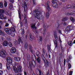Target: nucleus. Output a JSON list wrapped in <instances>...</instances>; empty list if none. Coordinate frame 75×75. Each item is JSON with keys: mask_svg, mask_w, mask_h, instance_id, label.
Wrapping results in <instances>:
<instances>
[{"mask_svg": "<svg viewBox=\"0 0 75 75\" xmlns=\"http://www.w3.org/2000/svg\"><path fill=\"white\" fill-rule=\"evenodd\" d=\"M33 14H34L35 17L37 18L38 19L41 20L43 18V16L41 15V12L36 9L33 11Z\"/></svg>", "mask_w": 75, "mask_h": 75, "instance_id": "obj_1", "label": "nucleus"}, {"mask_svg": "<svg viewBox=\"0 0 75 75\" xmlns=\"http://www.w3.org/2000/svg\"><path fill=\"white\" fill-rule=\"evenodd\" d=\"M6 52L5 50H2L0 51V56L3 58H6Z\"/></svg>", "mask_w": 75, "mask_h": 75, "instance_id": "obj_2", "label": "nucleus"}, {"mask_svg": "<svg viewBox=\"0 0 75 75\" xmlns=\"http://www.w3.org/2000/svg\"><path fill=\"white\" fill-rule=\"evenodd\" d=\"M4 30L6 33L7 34H8V35H10V34H11V33H12L11 30L7 28H4Z\"/></svg>", "mask_w": 75, "mask_h": 75, "instance_id": "obj_3", "label": "nucleus"}, {"mask_svg": "<svg viewBox=\"0 0 75 75\" xmlns=\"http://www.w3.org/2000/svg\"><path fill=\"white\" fill-rule=\"evenodd\" d=\"M31 27L32 28V30L33 32H35L37 34L38 33V31H36V27H35V24L32 25Z\"/></svg>", "mask_w": 75, "mask_h": 75, "instance_id": "obj_4", "label": "nucleus"}, {"mask_svg": "<svg viewBox=\"0 0 75 75\" xmlns=\"http://www.w3.org/2000/svg\"><path fill=\"white\" fill-rule=\"evenodd\" d=\"M50 2L49 1H47L46 3L45 4V6L46 7V8L49 11L50 10Z\"/></svg>", "mask_w": 75, "mask_h": 75, "instance_id": "obj_5", "label": "nucleus"}, {"mask_svg": "<svg viewBox=\"0 0 75 75\" xmlns=\"http://www.w3.org/2000/svg\"><path fill=\"white\" fill-rule=\"evenodd\" d=\"M43 27L44 28L43 30V34L44 35H45L46 34L47 31V26L45 25H43Z\"/></svg>", "mask_w": 75, "mask_h": 75, "instance_id": "obj_6", "label": "nucleus"}, {"mask_svg": "<svg viewBox=\"0 0 75 75\" xmlns=\"http://www.w3.org/2000/svg\"><path fill=\"white\" fill-rule=\"evenodd\" d=\"M22 6L23 8H24V11L25 12V11H27V4H26V3L25 2L23 4H22Z\"/></svg>", "mask_w": 75, "mask_h": 75, "instance_id": "obj_7", "label": "nucleus"}, {"mask_svg": "<svg viewBox=\"0 0 75 75\" xmlns=\"http://www.w3.org/2000/svg\"><path fill=\"white\" fill-rule=\"evenodd\" d=\"M52 4L53 5V7H55V8H57L58 6V4L57 3H55L54 1V0H53L52 1Z\"/></svg>", "mask_w": 75, "mask_h": 75, "instance_id": "obj_8", "label": "nucleus"}, {"mask_svg": "<svg viewBox=\"0 0 75 75\" xmlns=\"http://www.w3.org/2000/svg\"><path fill=\"white\" fill-rule=\"evenodd\" d=\"M39 72V75H42L43 74H42V71H41L40 69H38V68H36V72L37 74V73H38Z\"/></svg>", "mask_w": 75, "mask_h": 75, "instance_id": "obj_9", "label": "nucleus"}, {"mask_svg": "<svg viewBox=\"0 0 75 75\" xmlns=\"http://www.w3.org/2000/svg\"><path fill=\"white\" fill-rule=\"evenodd\" d=\"M6 60L9 63H12L13 61L11 57H6Z\"/></svg>", "mask_w": 75, "mask_h": 75, "instance_id": "obj_10", "label": "nucleus"}, {"mask_svg": "<svg viewBox=\"0 0 75 75\" xmlns=\"http://www.w3.org/2000/svg\"><path fill=\"white\" fill-rule=\"evenodd\" d=\"M12 63H10L9 62L7 63L6 64V68L8 70H9L10 69V65H11Z\"/></svg>", "mask_w": 75, "mask_h": 75, "instance_id": "obj_11", "label": "nucleus"}, {"mask_svg": "<svg viewBox=\"0 0 75 75\" xmlns=\"http://www.w3.org/2000/svg\"><path fill=\"white\" fill-rule=\"evenodd\" d=\"M46 62H45V66L46 68H48L49 67V62L47 60H46Z\"/></svg>", "mask_w": 75, "mask_h": 75, "instance_id": "obj_12", "label": "nucleus"}, {"mask_svg": "<svg viewBox=\"0 0 75 75\" xmlns=\"http://www.w3.org/2000/svg\"><path fill=\"white\" fill-rule=\"evenodd\" d=\"M11 53H13V54L15 53V52H16V48L14 47H12L11 50Z\"/></svg>", "mask_w": 75, "mask_h": 75, "instance_id": "obj_13", "label": "nucleus"}, {"mask_svg": "<svg viewBox=\"0 0 75 75\" xmlns=\"http://www.w3.org/2000/svg\"><path fill=\"white\" fill-rule=\"evenodd\" d=\"M70 31H71V30H70V28L69 26H67L64 30L65 33H66V32H69Z\"/></svg>", "mask_w": 75, "mask_h": 75, "instance_id": "obj_14", "label": "nucleus"}, {"mask_svg": "<svg viewBox=\"0 0 75 75\" xmlns=\"http://www.w3.org/2000/svg\"><path fill=\"white\" fill-rule=\"evenodd\" d=\"M13 70L14 72H16V73H18V72H20L19 70H18L17 68L15 67L13 68Z\"/></svg>", "mask_w": 75, "mask_h": 75, "instance_id": "obj_15", "label": "nucleus"}, {"mask_svg": "<svg viewBox=\"0 0 75 75\" xmlns=\"http://www.w3.org/2000/svg\"><path fill=\"white\" fill-rule=\"evenodd\" d=\"M47 50L49 53H51V45L50 46L49 45H47Z\"/></svg>", "mask_w": 75, "mask_h": 75, "instance_id": "obj_16", "label": "nucleus"}, {"mask_svg": "<svg viewBox=\"0 0 75 75\" xmlns=\"http://www.w3.org/2000/svg\"><path fill=\"white\" fill-rule=\"evenodd\" d=\"M19 31L21 32V33L22 35H23L24 34V29L23 28H21V29Z\"/></svg>", "mask_w": 75, "mask_h": 75, "instance_id": "obj_17", "label": "nucleus"}, {"mask_svg": "<svg viewBox=\"0 0 75 75\" xmlns=\"http://www.w3.org/2000/svg\"><path fill=\"white\" fill-rule=\"evenodd\" d=\"M8 45V42L7 41L5 40L3 42V45L4 47H6Z\"/></svg>", "mask_w": 75, "mask_h": 75, "instance_id": "obj_18", "label": "nucleus"}, {"mask_svg": "<svg viewBox=\"0 0 75 75\" xmlns=\"http://www.w3.org/2000/svg\"><path fill=\"white\" fill-rule=\"evenodd\" d=\"M17 68H18V70H19V72L21 71V69H22V66L21 64L19 65V66H18L17 67Z\"/></svg>", "mask_w": 75, "mask_h": 75, "instance_id": "obj_19", "label": "nucleus"}, {"mask_svg": "<svg viewBox=\"0 0 75 75\" xmlns=\"http://www.w3.org/2000/svg\"><path fill=\"white\" fill-rule=\"evenodd\" d=\"M31 65L33 68H34L35 67V61H33L32 62Z\"/></svg>", "mask_w": 75, "mask_h": 75, "instance_id": "obj_20", "label": "nucleus"}, {"mask_svg": "<svg viewBox=\"0 0 75 75\" xmlns=\"http://www.w3.org/2000/svg\"><path fill=\"white\" fill-rule=\"evenodd\" d=\"M29 51L33 53V47H32V46L31 45H29Z\"/></svg>", "mask_w": 75, "mask_h": 75, "instance_id": "obj_21", "label": "nucleus"}, {"mask_svg": "<svg viewBox=\"0 0 75 75\" xmlns=\"http://www.w3.org/2000/svg\"><path fill=\"white\" fill-rule=\"evenodd\" d=\"M22 38L21 37H19V39L18 41V44H20V42H22Z\"/></svg>", "mask_w": 75, "mask_h": 75, "instance_id": "obj_22", "label": "nucleus"}, {"mask_svg": "<svg viewBox=\"0 0 75 75\" xmlns=\"http://www.w3.org/2000/svg\"><path fill=\"white\" fill-rule=\"evenodd\" d=\"M73 42H72V41H69V42H68V45H69L70 47H71V46H72V45H73Z\"/></svg>", "mask_w": 75, "mask_h": 75, "instance_id": "obj_23", "label": "nucleus"}, {"mask_svg": "<svg viewBox=\"0 0 75 75\" xmlns=\"http://www.w3.org/2000/svg\"><path fill=\"white\" fill-rule=\"evenodd\" d=\"M70 20L72 21V22L73 23H74L75 21V19L74 18V17L71 16L70 17Z\"/></svg>", "mask_w": 75, "mask_h": 75, "instance_id": "obj_24", "label": "nucleus"}, {"mask_svg": "<svg viewBox=\"0 0 75 75\" xmlns=\"http://www.w3.org/2000/svg\"><path fill=\"white\" fill-rule=\"evenodd\" d=\"M54 36L56 40H57L58 39V37L57 36V32H54Z\"/></svg>", "mask_w": 75, "mask_h": 75, "instance_id": "obj_25", "label": "nucleus"}, {"mask_svg": "<svg viewBox=\"0 0 75 75\" xmlns=\"http://www.w3.org/2000/svg\"><path fill=\"white\" fill-rule=\"evenodd\" d=\"M36 55L38 57H39L40 56V52L38 51H37L36 52Z\"/></svg>", "mask_w": 75, "mask_h": 75, "instance_id": "obj_26", "label": "nucleus"}, {"mask_svg": "<svg viewBox=\"0 0 75 75\" xmlns=\"http://www.w3.org/2000/svg\"><path fill=\"white\" fill-rule=\"evenodd\" d=\"M5 13V11L3 9H0V13L1 14H4Z\"/></svg>", "mask_w": 75, "mask_h": 75, "instance_id": "obj_27", "label": "nucleus"}, {"mask_svg": "<svg viewBox=\"0 0 75 75\" xmlns=\"http://www.w3.org/2000/svg\"><path fill=\"white\" fill-rule=\"evenodd\" d=\"M69 18L67 17H65L64 18H63L62 20V21H66V20H68Z\"/></svg>", "mask_w": 75, "mask_h": 75, "instance_id": "obj_28", "label": "nucleus"}, {"mask_svg": "<svg viewBox=\"0 0 75 75\" xmlns=\"http://www.w3.org/2000/svg\"><path fill=\"white\" fill-rule=\"evenodd\" d=\"M15 60H16L17 61H20V59H21V58L19 57H17L15 58Z\"/></svg>", "mask_w": 75, "mask_h": 75, "instance_id": "obj_29", "label": "nucleus"}, {"mask_svg": "<svg viewBox=\"0 0 75 75\" xmlns=\"http://www.w3.org/2000/svg\"><path fill=\"white\" fill-rule=\"evenodd\" d=\"M29 38L30 41H33V36H32V35L31 34H30L29 36Z\"/></svg>", "mask_w": 75, "mask_h": 75, "instance_id": "obj_30", "label": "nucleus"}, {"mask_svg": "<svg viewBox=\"0 0 75 75\" xmlns=\"http://www.w3.org/2000/svg\"><path fill=\"white\" fill-rule=\"evenodd\" d=\"M49 16H50V13H49V12H47L45 14V17L48 18V17H49Z\"/></svg>", "mask_w": 75, "mask_h": 75, "instance_id": "obj_31", "label": "nucleus"}, {"mask_svg": "<svg viewBox=\"0 0 75 75\" xmlns=\"http://www.w3.org/2000/svg\"><path fill=\"white\" fill-rule=\"evenodd\" d=\"M41 58L44 61H45V57H44V56L43 55V54H42L41 55Z\"/></svg>", "mask_w": 75, "mask_h": 75, "instance_id": "obj_32", "label": "nucleus"}, {"mask_svg": "<svg viewBox=\"0 0 75 75\" xmlns=\"http://www.w3.org/2000/svg\"><path fill=\"white\" fill-rule=\"evenodd\" d=\"M4 6L5 7H6L7 6V2L6 1H4Z\"/></svg>", "mask_w": 75, "mask_h": 75, "instance_id": "obj_33", "label": "nucleus"}, {"mask_svg": "<svg viewBox=\"0 0 75 75\" xmlns=\"http://www.w3.org/2000/svg\"><path fill=\"white\" fill-rule=\"evenodd\" d=\"M59 25H60L59 24V23H56V28H59Z\"/></svg>", "mask_w": 75, "mask_h": 75, "instance_id": "obj_34", "label": "nucleus"}, {"mask_svg": "<svg viewBox=\"0 0 75 75\" xmlns=\"http://www.w3.org/2000/svg\"><path fill=\"white\" fill-rule=\"evenodd\" d=\"M11 30L13 31V32H15L16 31V30L15 29V28L13 27V26L11 28Z\"/></svg>", "mask_w": 75, "mask_h": 75, "instance_id": "obj_35", "label": "nucleus"}, {"mask_svg": "<svg viewBox=\"0 0 75 75\" xmlns=\"http://www.w3.org/2000/svg\"><path fill=\"white\" fill-rule=\"evenodd\" d=\"M9 9H12L13 8V4H12L11 3H10L9 5Z\"/></svg>", "mask_w": 75, "mask_h": 75, "instance_id": "obj_36", "label": "nucleus"}, {"mask_svg": "<svg viewBox=\"0 0 75 75\" xmlns=\"http://www.w3.org/2000/svg\"><path fill=\"white\" fill-rule=\"evenodd\" d=\"M18 13L19 18L20 20H21V14H20V11H18Z\"/></svg>", "mask_w": 75, "mask_h": 75, "instance_id": "obj_37", "label": "nucleus"}, {"mask_svg": "<svg viewBox=\"0 0 75 75\" xmlns=\"http://www.w3.org/2000/svg\"><path fill=\"white\" fill-rule=\"evenodd\" d=\"M24 47L25 49H27V48L28 47V44H27V43L25 44V45Z\"/></svg>", "mask_w": 75, "mask_h": 75, "instance_id": "obj_38", "label": "nucleus"}, {"mask_svg": "<svg viewBox=\"0 0 75 75\" xmlns=\"http://www.w3.org/2000/svg\"><path fill=\"white\" fill-rule=\"evenodd\" d=\"M54 44H55V46H56V48L58 47V44H57V41L56 40H54Z\"/></svg>", "mask_w": 75, "mask_h": 75, "instance_id": "obj_39", "label": "nucleus"}, {"mask_svg": "<svg viewBox=\"0 0 75 75\" xmlns=\"http://www.w3.org/2000/svg\"><path fill=\"white\" fill-rule=\"evenodd\" d=\"M4 17V15H3V14L0 13V18L2 19V18H3Z\"/></svg>", "mask_w": 75, "mask_h": 75, "instance_id": "obj_40", "label": "nucleus"}, {"mask_svg": "<svg viewBox=\"0 0 75 75\" xmlns=\"http://www.w3.org/2000/svg\"><path fill=\"white\" fill-rule=\"evenodd\" d=\"M8 45L10 47H11L13 46V45L11 42H9L8 43Z\"/></svg>", "mask_w": 75, "mask_h": 75, "instance_id": "obj_41", "label": "nucleus"}, {"mask_svg": "<svg viewBox=\"0 0 75 75\" xmlns=\"http://www.w3.org/2000/svg\"><path fill=\"white\" fill-rule=\"evenodd\" d=\"M74 14V12H72L71 13H67V15L68 16H71V15H73V14Z\"/></svg>", "mask_w": 75, "mask_h": 75, "instance_id": "obj_42", "label": "nucleus"}, {"mask_svg": "<svg viewBox=\"0 0 75 75\" xmlns=\"http://www.w3.org/2000/svg\"><path fill=\"white\" fill-rule=\"evenodd\" d=\"M37 61L39 64H41V60L39 58H37Z\"/></svg>", "mask_w": 75, "mask_h": 75, "instance_id": "obj_43", "label": "nucleus"}, {"mask_svg": "<svg viewBox=\"0 0 75 75\" xmlns=\"http://www.w3.org/2000/svg\"><path fill=\"white\" fill-rule=\"evenodd\" d=\"M0 8H3V4L1 2L0 3Z\"/></svg>", "mask_w": 75, "mask_h": 75, "instance_id": "obj_44", "label": "nucleus"}, {"mask_svg": "<svg viewBox=\"0 0 75 75\" xmlns=\"http://www.w3.org/2000/svg\"><path fill=\"white\" fill-rule=\"evenodd\" d=\"M68 68L69 69H70L71 68V64L69 63L68 64Z\"/></svg>", "mask_w": 75, "mask_h": 75, "instance_id": "obj_45", "label": "nucleus"}, {"mask_svg": "<svg viewBox=\"0 0 75 75\" xmlns=\"http://www.w3.org/2000/svg\"><path fill=\"white\" fill-rule=\"evenodd\" d=\"M20 64L19 63H15V66H19Z\"/></svg>", "mask_w": 75, "mask_h": 75, "instance_id": "obj_46", "label": "nucleus"}, {"mask_svg": "<svg viewBox=\"0 0 75 75\" xmlns=\"http://www.w3.org/2000/svg\"><path fill=\"white\" fill-rule=\"evenodd\" d=\"M6 39L8 41H10L11 40V38L10 37L8 36L7 37Z\"/></svg>", "mask_w": 75, "mask_h": 75, "instance_id": "obj_47", "label": "nucleus"}, {"mask_svg": "<svg viewBox=\"0 0 75 75\" xmlns=\"http://www.w3.org/2000/svg\"><path fill=\"white\" fill-rule=\"evenodd\" d=\"M70 61V59H69L67 58L66 59V62H67V64H68V63H69V62Z\"/></svg>", "mask_w": 75, "mask_h": 75, "instance_id": "obj_48", "label": "nucleus"}, {"mask_svg": "<svg viewBox=\"0 0 75 75\" xmlns=\"http://www.w3.org/2000/svg\"><path fill=\"white\" fill-rule=\"evenodd\" d=\"M69 27L70 30H72V29L73 28V26H72L71 25L70 26H69Z\"/></svg>", "mask_w": 75, "mask_h": 75, "instance_id": "obj_49", "label": "nucleus"}, {"mask_svg": "<svg viewBox=\"0 0 75 75\" xmlns=\"http://www.w3.org/2000/svg\"><path fill=\"white\" fill-rule=\"evenodd\" d=\"M67 8H69L71 7V5H67Z\"/></svg>", "mask_w": 75, "mask_h": 75, "instance_id": "obj_50", "label": "nucleus"}, {"mask_svg": "<svg viewBox=\"0 0 75 75\" xmlns=\"http://www.w3.org/2000/svg\"><path fill=\"white\" fill-rule=\"evenodd\" d=\"M66 62V59H64V64L63 66L64 67H65V63Z\"/></svg>", "mask_w": 75, "mask_h": 75, "instance_id": "obj_51", "label": "nucleus"}, {"mask_svg": "<svg viewBox=\"0 0 75 75\" xmlns=\"http://www.w3.org/2000/svg\"><path fill=\"white\" fill-rule=\"evenodd\" d=\"M42 51H43V53L44 54H45V52H46L45 50L44 49H43Z\"/></svg>", "mask_w": 75, "mask_h": 75, "instance_id": "obj_52", "label": "nucleus"}, {"mask_svg": "<svg viewBox=\"0 0 75 75\" xmlns=\"http://www.w3.org/2000/svg\"><path fill=\"white\" fill-rule=\"evenodd\" d=\"M11 35L12 37H14V36L15 35V33H11Z\"/></svg>", "mask_w": 75, "mask_h": 75, "instance_id": "obj_53", "label": "nucleus"}, {"mask_svg": "<svg viewBox=\"0 0 75 75\" xmlns=\"http://www.w3.org/2000/svg\"><path fill=\"white\" fill-rule=\"evenodd\" d=\"M5 14L7 16H9V13L7 11H6L5 12Z\"/></svg>", "mask_w": 75, "mask_h": 75, "instance_id": "obj_54", "label": "nucleus"}, {"mask_svg": "<svg viewBox=\"0 0 75 75\" xmlns=\"http://www.w3.org/2000/svg\"><path fill=\"white\" fill-rule=\"evenodd\" d=\"M3 31L2 30H0V35H2L3 34Z\"/></svg>", "mask_w": 75, "mask_h": 75, "instance_id": "obj_55", "label": "nucleus"}, {"mask_svg": "<svg viewBox=\"0 0 75 75\" xmlns=\"http://www.w3.org/2000/svg\"><path fill=\"white\" fill-rule=\"evenodd\" d=\"M3 74V71L1 70L0 71V75H2Z\"/></svg>", "mask_w": 75, "mask_h": 75, "instance_id": "obj_56", "label": "nucleus"}, {"mask_svg": "<svg viewBox=\"0 0 75 75\" xmlns=\"http://www.w3.org/2000/svg\"><path fill=\"white\" fill-rule=\"evenodd\" d=\"M38 41H42V38L40 37V39H38Z\"/></svg>", "mask_w": 75, "mask_h": 75, "instance_id": "obj_57", "label": "nucleus"}, {"mask_svg": "<svg viewBox=\"0 0 75 75\" xmlns=\"http://www.w3.org/2000/svg\"><path fill=\"white\" fill-rule=\"evenodd\" d=\"M20 24H21V28H22L21 27H23V24L22 22H21Z\"/></svg>", "mask_w": 75, "mask_h": 75, "instance_id": "obj_58", "label": "nucleus"}, {"mask_svg": "<svg viewBox=\"0 0 75 75\" xmlns=\"http://www.w3.org/2000/svg\"><path fill=\"white\" fill-rule=\"evenodd\" d=\"M9 24H8L7 23H6V25H5V26L6 27H8V26Z\"/></svg>", "mask_w": 75, "mask_h": 75, "instance_id": "obj_59", "label": "nucleus"}, {"mask_svg": "<svg viewBox=\"0 0 75 75\" xmlns=\"http://www.w3.org/2000/svg\"><path fill=\"white\" fill-rule=\"evenodd\" d=\"M2 68V64L0 63V69H1Z\"/></svg>", "mask_w": 75, "mask_h": 75, "instance_id": "obj_60", "label": "nucleus"}, {"mask_svg": "<svg viewBox=\"0 0 75 75\" xmlns=\"http://www.w3.org/2000/svg\"><path fill=\"white\" fill-rule=\"evenodd\" d=\"M11 3H14V0H9Z\"/></svg>", "mask_w": 75, "mask_h": 75, "instance_id": "obj_61", "label": "nucleus"}, {"mask_svg": "<svg viewBox=\"0 0 75 75\" xmlns=\"http://www.w3.org/2000/svg\"><path fill=\"white\" fill-rule=\"evenodd\" d=\"M58 33H59V34H61V30H59Z\"/></svg>", "mask_w": 75, "mask_h": 75, "instance_id": "obj_62", "label": "nucleus"}, {"mask_svg": "<svg viewBox=\"0 0 75 75\" xmlns=\"http://www.w3.org/2000/svg\"><path fill=\"white\" fill-rule=\"evenodd\" d=\"M24 20H25V22L27 23V19H26V17H25Z\"/></svg>", "mask_w": 75, "mask_h": 75, "instance_id": "obj_63", "label": "nucleus"}, {"mask_svg": "<svg viewBox=\"0 0 75 75\" xmlns=\"http://www.w3.org/2000/svg\"><path fill=\"white\" fill-rule=\"evenodd\" d=\"M27 58L28 59H30V56H28L27 57Z\"/></svg>", "mask_w": 75, "mask_h": 75, "instance_id": "obj_64", "label": "nucleus"}]
</instances>
